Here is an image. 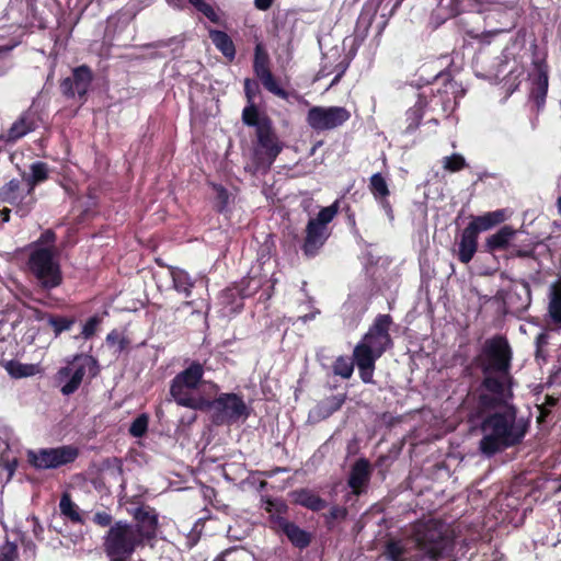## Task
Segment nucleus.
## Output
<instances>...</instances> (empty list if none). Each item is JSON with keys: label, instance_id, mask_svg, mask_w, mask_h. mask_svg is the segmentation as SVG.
Instances as JSON below:
<instances>
[{"label": "nucleus", "instance_id": "1", "mask_svg": "<svg viewBox=\"0 0 561 561\" xmlns=\"http://www.w3.org/2000/svg\"><path fill=\"white\" fill-rule=\"evenodd\" d=\"M454 549V530L438 518L415 520L403 540L388 537V561H439L450 557Z\"/></svg>", "mask_w": 561, "mask_h": 561}, {"label": "nucleus", "instance_id": "2", "mask_svg": "<svg viewBox=\"0 0 561 561\" xmlns=\"http://www.w3.org/2000/svg\"><path fill=\"white\" fill-rule=\"evenodd\" d=\"M513 350L504 335L496 334L484 341L480 352L473 358L474 365L481 370V387L488 392L504 394L511 380Z\"/></svg>", "mask_w": 561, "mask_h": 561}, {"label": "nucleus", "instance_id": "3", "mask_svg": "<svg viewBox=\"0 0 561 561\" xmlns=\"http://www.w3.org/2000/svg\"><path fill=\"white\" fill-rule=\"evenodd\" d=\"M480 428L484 433L480 450L490 457L519 445L528 431V422L516 420L514 413L493 412L483 419Z\"/></svg>", "mask_w": 561, "mask_h": 561}, {"label": "nucleus", "instance_id": "4", "mask_svg": "<svg viewBox=\"0 0 561 561\" xmlns=\"http://www.w3.org/2000/svg\"><path fill=\"white\" fill-rule=\"evenodd\" d=\"M386 345V316H379L374 327L355 347L353 357L364 382H370L375 359L382 354Z\"/></svg>", "mask_w": 561, "mask_h": 561}, {"label": "nucleus", "instance_id": "5", "mask_svg": "<svg viewBox=\"0 0 561 561\" xmlns=\"http://www.w3.org/2000/svg\"><path fill=\"white\" fill-rule=\"evenodd\" d=\"M508 218L506 209H496L483 215L472 216L471 221L462 230L458 242L457 257L462 264H468L478 251V238L483 231H488Z\"/></svg>", "mask_w": 561, "mask_h": 561}, {"label": "nucleus", "instance_id": "6", "mask_svg": "<svg viewBox=\"0 0 561 561\" xmlns=\"http://www.w3.org/2000/svg\"><path fill=\"white\" fill-rule=\"evenodd\" d=\"M27 267L43 289L49 290L59 286L62 282L56 248L32 247Z\"/></svg>", "mask_w": 561, "mask_h": 561}, {"label": "nucleus", "instance_id": "7", "mask_svg": "<svg viewBox=\"0 0 561 561\" xmlns=\"http://www.w3.org/2000/svg\"><path fill=\"white\" fill-rule=\"evenodd\" d=\"M99 373L98 362L88 354H77L67 362L56 374V381L60 385L64 396L75 393L83 381L85 375L95 377Z\"/></svg>", "mask_w": 561, "mask_h": 561}, {"label": "nucleus", "instance_id": "8", "mask_svg": "<svg viewBox=\"0 0 561 561\" xmlns=\"http://www.w3.org/2000/svg\"><path fill=\"white\" fill-rule=\"evenodd\" d=\"M102 547L105 556L134 554L145 546L140 535L134 529L133 523L117 520L111 526L102 538Z\"/></svg>", "mask_w": 561, "mask_h": 561}, {"label": "nucleus", "instance_id": "9", "mask_svg": "<svg viewBox=\"0 0 561 561\" xmlns=\"http://www.w3.org/2000/svg\"><path fill=\"white\" fill-rule=\"evenodd\" d=\"M339 213V203L322 208L317 217L310 218L306 229L305 239L301 245L304 254L312 257L318 254L319 250L324 245L331 234L329 224Z\"/></svg>", "mask_w": 561, "mask_h": 561}, {"label": "nucleus", "instance_id": "10", "mask_svg": "<svg viewBox=\"0 0 561 561\" xmlns=\"http://www.w3.org/2000/svg\"><path fill=\"white\" fill-rule=\"evenodd\" d=\"M204 411H213V423L216 425L232 424L245 420L250 409L241 397L236 393H221L214 400H206Z\"/></svg>", "mask_w": 561, "mask_h": 561}, {"label": "nucleus", "instance_id": "11", "mask_svg": "<svg viewBox=\"0 0 561 561\" xmlns=\"http://www.w3.org/2000/svg\"><path fill=\"white\" fill-rule=\"evenodd\" d=\"M259 147L254 150V164L257 170L268 171L283 150L270 117H264L256 130Z\"/></svg>", "mask_w": 561, "mask_h": 561}, {"label": "nucleus", "instance_id": "12", "mask_svg": "<svg viewBox=\"0 0 561 561\" xmlns=\"http://www.w3.org/2000/svg\"><path fill=\"white\" fill-rule=\"evenodd\" d=\"M79 456V449L72 445H62L55 448H39L27 450V462L36 469H56L73 462Z\"/></svg>", "mask_w": 561, "mask_h": 561}, {"label": "nucleus", "instance_id": "13", "mask_svg": "<svg viewBox=\"0 0 561 561\" xmlns=\"http://www.w3.org/2000/svg\"><path fill=\"white\" fill-rule=\"evenodd\" d=\"M351 118V112L344 106H312L306 122L316 131L332 130Z\"/></svg>", "mask_w": 561, "mask_h": 561}, {"label": "nucleus", "instance_id": "14", "mask_svg": "<svg viewBox=\"0 0 561 561\" xmlns=\"http://www.w3.org/2000/svg\"><path fill=\"white\" fill-rule=\"evenodd\" d=\"M137 506L127 508L128 513L134 517V529L140 535V539L146 543L156 538L158 529V514L154 508L140 503L141 494L134 496Z\"/></svg>", "mask_w": 561, "mask_h": 561}, {"label": "nucleus", "instance_id": "15", "mask_svg": "<svg viewBox=\"0 0 561 561\" xmlns=\"http://www.w3.org/2000/svg\"><path fill=\"white\" fill-rule=\"evenodd\" d=\"M261 508L266 514V525L275 530L290 518L288 504L280 497L265 493L261 496Z\"/></svg>", "mask_w": 561, "mask_h": 561}, {"label": "nucleus", "instance_id": "16", "mask_svg": "<svg viewBox=\"0 0 561 561\" xmlns=\"http://www.w3.org/2000/svg\"><path fill=\"white\" fill-rule=\"evenodd\" d=\"M534 65L536 67L537 73L531 81L529 100L538 113L545 107L546 104L549 87L548 66L545 61H535Z\"/></svg>", "mask_w": 561, "mask_h": 561}, {"label": "nucleus", "instance_id": "17", "mask_svg": "<svg viewBox=\"0 0 561 561\" xmlns=\"http://www.w3.org/2000/svg\"><path fill=\"white\" fill-rule=\"evenodd\" d=\"M520 231L513 228L510 225L501 227L495 233L490 234L482 248L483 251L490 254L496 252L506 251L508 252L514 241H518Z\"/></svg>", "mask_w": 561, "mask_h": 561}, {"label": "nucleus", "instance_id": "18", "mask_svg": "<svg viewBox=\"0 0 561 561\" xmlns=\"http://www.w3.org/2000/svg\"><path fill=\"white\" fill-rule=\"evenodd\" d=\"M195 390L196 389H191L187 386L172 381L170 396L181 407L204 411L206 407V399L195 394Z\"/></svg>", "mask_w": 561, "mask_h": 561}, {"label": "nucleus", "instance_id": "19", "mask_svg": "<svg viewBox=\"0 0 561 561\" xmlns=\"http://www.w3.org/2000/svg\"><path fill=\"white\" fill-rule=\"evenodd\" d=\"M273 531L277 535H284L295 548L300 550L307 548L311 543V534L300 528L291 522L290 518Z\"/></svg>", "mask_w": 561, "mask_h": 561}, {"label": "nucleus", "instance_id": "20", "mask_svg": "<svg viewBox=\"0 0 561 561\" xmlns=\"http://www.w3.org/2000/svg\"><path fill=\"white\" fill-rule=\"evenodd\" d=\"M531 304V289L526 280L518 282L507 294V305L514 312L526 311Z\"/></svg>", "mask_w": 561, "mask_h": 561}, {"label": "nucleus", "instance_id": "21", "mask_svg": "<svg viewBox=\"0 0 561 561\" xmlns=\"http://www.w3.org/2000/svg\"><path fill=\"white\" fill-rule=\"evenodd\" d=\"M36 128V122L34 115L31 112H24L1 136L5 142H15L26 134L33 131Z\"/></svg>", "mask_w": 561, "mask_h": 561}, {"label": "nucleus", "instance_id": "22", "mask_svg": "<svg viewBox=\"0 0 561 561\" xmlns=\"http://www.w3.org/2000/svg\"><path fill=\"white\" fill-rule=\"evenodd\" d=\"M371 471L373 468L367 459L360 458L354 462L348 476V485L353 491L367 486Z\"/></svg>", "mask_w": 561, "mask_h": 561}, {"label": "nucleus", "instance_id": "23", "mask_svg": "<svg viewBox=\"0 0 561 561\" xmlns=\"http://www.w3.org/2000/svg\"><path fill=\"white\" fill-rule=\"evenodd\" d=\"M204 375L203 365L198 362H193L186 369L179 373L172 381L197 389Z\"/></svg>", "mask_w": 561, "mask_h": 561}, {"label": "nucleus", "instance_id": "24", "mask_svg": "<svg viewBox=\"0 0 561 561\" xmlns=\"http://www.w3.org/2000/svg\"><path fill=\"white\" fill-rule=\"evenodd\" d=\"M72 78L77 94L80 98H83L87 94L93 79L91 69L84 65L77 67L73 69Z\"/></svg>", "mask_w": 561, "mask_h": 561}, {"label": "nucleus", "instance_id": "25", "mask_svg": "<svg viewBox=\"0 0 561 561\" xmlns=\"http://www.w3.org/2000/svg\"><path fill=\"white\" fill-rule=\"evenodd\" d=\"M209 37L214 45L224 54L225 57L232 60L236 55V48L229 35L222 31L213 30Z\"/></svg>", "mask_w": 561, "mask_h": 561}, {"label": "nucleus", "instance_id": "26", "mask_svg": "<svg viewBox=\"0 0 561 561\" xmlns=\"http://www.w3.org/2000/svg\"><path fill=\"white\" fill-rule=\"evenodd\" d=\"M503 394L480 393L476 403V415L481 417L484 413L495 410L502 403Z\"/></svg>", "mask_w": 561, "mask_h": 561}, {"label": "nucleus", "instance_id": "27", "mask_svg": "<svg viewBox=\"0 0 561 561\" xmlns=\"http://www.w3.org/2000/svg\"><path fill=\"white\" fill-rule=\"evenodd\" d=\"M47 178H48L47 164L44 162L33 163L31 165V173L23 174V179L28 185V191H27L28 194L32 193V191L38 183L44 182L45 180H47Z\"/></svg>", "mask_w": 561, "mask_h": 561}, {"label": "nucleus", "instance_id": "28", "mask_svg": "<svg viewBox=\"0 0 561 561\" xmlns=\"http://www.w3.org/2000/svg\"><path fill=\"white\" fill-rule=\"evenodd\" d=\"M345 401L344 394L331 396L320 401L316 408L318 416L329 417L335 411L340 410Z\"/></svg>", "mask_w": 561, "mask_h": 561}, {"label": "nucleus", "instance_id": "29", "mask_svg": "<svg viewBox=\"0 0 561 561\" xmlns=\"http://www.w3.org/2000/svg\"><path fill=\"white\" fill-rule=\"evenodd\" d=\"M60 512L72 523L84 524L78 506L71 501L70 493H62L59 503Z\"/></svg>", "mask_w": 561, "mask_h": 561}, {"label": "nucleus", "instance_id": "30", "mask_svg": "<svg viewBox=\"0 0 561 561\" xmlns=\"http://www.w3.org/2000/svg\"><path fill=\"white\" fill-rule=\"evenodd\" d=\"M295 502L311 510L319 512L327 507V502L319 496V493H296Z\"/></svg>", "mask_w": 561, "mask_h": 561}, {"label": "nucleus", "instance_id": "31", "mask_svg": "<svg viewBox=\"0 0 561 561\" xmlns=\"http://www.w3.org/2000/svg\"><path fill=\"white\" fill-rule=\"evenodd\" d=\"M173 286L178 291L184 293L186 296L190 295L191 288L194 283L191 280L188 274L180 268H174L171 272Z\"/></svg>", "mask_w": 561, "mask_h": 561}, {"label": "nucleus", "instance_id": "32", "mask_svg": "<svg viewBox=\"0 0 561 561\" xmlns=\"http://www.w3.org/2000/svg\"><path fill=\"white\" fill-rule=\"evenodd\" d=\"M268 55L263 50L261 45H256L253 61V70L259 79L271 72L268 68Z\"/></svg>", "mask_w": 561, "mask_h": 561}, {"label": "nucleus", "instance_id": "33", "mask_svg": "<svg viewBox=\"0 0 561 561\" xmlns=\"http://www.w3.org/2000/svg\"><path fill=\"white\" fill-rule=\"evenodd\" d=\"M7 370L13 378H23L35 375L37 373V367L33 364H21L11 360L7 364Z\"/></svg>", "mask_w": 561, "mask_h": 561}, {"label": "nucleus", "instance_id": "34", "mask_svg": "<svg viewBox=\"0 0 561 561\" xmlns=\"http://www.w3.org/2000/svg\"><path fill=\"white\" fill-rule=\"evenodd\" d=\"M20 181L11 180L0 188V199L4 203L14 204L19 198Z\"/></svg>", "mask_w": 561, "mask_h": 561}, {"label": "nucleus", "instance_id": "35", "mask_svg": "<svg viewBox=\"0 0 561 561\" xmlns=\"http://www.w3.org/2000/svg\"><path fill=\"white\" fill-rule=\"evenodd\" d=\"M267 117L266 115L260 116L257 107L254 103H249L247 107L243 108L242 112V121L248 126H253L256 130L261 127L263 123V118Z\"/></svg>", "mask_w": 561, "mask_h": 561}, {"label": "nucleus", "instance_id": "36", "mask_svg": "<svg viewBox=\"0 0 561 561\" xmlns=\"http://www.w3.org/2000/svg\"><path fill=\"white\" fill-rule=\"evenodd\" d=\"M405 115L408 121V126L405 130L411 131L416 129L421 124L424 115L423 105L421 104V102L419 101L415 103L414 106L410 107L407 111Z\"/></svg>", "mask_w": 561, "mask_h": 561}, {"label": "nucleus", "instance_id": "37", "mask_svg": "<svg viewBox=\"0 0 561 561\" xmlns=\"http://www.w3.org/2000/svg\"><path fill=\"white\" fill-rule=\"evenodd\" d=\"M47 322L53 328L55 335L58 336L61 332L71 329L75 323V319L48 314Z\"/></svg>", "mask_w": 561, "mask_h": 561}, {"label": "nucleus", "instance_id": "38", "mask_svg": "<svg viewBox=\"0 0 561 561\" xmlns=\"http://www.w3.org/2000/svg\"><path fill=\"white\" fill-rule=\"evenodd\" d=\"M507 257H522V259H533L536 260L535 254V247L531 244H527L524 247H520L518 244V241H514L512 247L510 248L507 252Z\"/></svg>", "mask_w": 561, "mask_h": 561}, {"label": "nucleus", "instance_id": "39", "mask_svg": "<svg viewBox=\"0 0 561 561\" xmlns=\"http://www.w3.org/2000/svg\"><path fill=\"white\" fill-rule=\"evenodd\" d=\"M353 370L354 360L347 357L340 356L333 365L334 374L345 379L352 376Z\"/></svg>", "mask_w": 561, "mask_h": 561}, {"label": "nucleus", "instance_id": "40", "mask_svg": "<svg viewBox=\"0 0 561 561\" xmlns=\"http://www.w3.org/2000/svg\"><path fill=\"white\" fill-rule=\"evenodd\" d=\"M369 187L375 197L379 198L380 203L383 205L386 198V179L381 173H376L370 178Z\"/></svg>", "mask_w": 561, "mask_h": 561}, {"label": "nucleus", "instance_id": "41", "mask_svg": "<svg viewBox=\"0 0 561 561\" xmlns=\"http://www.w3.org/2000/svg\"><path fill=\"white\" fill-rule=\"evenodd\" d=\"M260 80H261L263 87L271 93H273L282 99L288 98V93L278 85V83L272 72L261 77Z\"/></svg>", "mask_w": 561, "mask_h": 561}, {"label": "nucleus", "instance_id": "42", "mask_svg": "<svg viewBox=\"0 0 561 561\" xmlns=\"http://www.w3.org/2000/svg\"><path fill=\"white\" fill-rule=\"evenodd\" d=\"M444 169L449 172H458L467 167L466 159L459 153H453L443 160Z\"/></svg>", "mask_w": 561, "mask_h": 561}, {"label": "nucleus", "instance_id": "43", "mask_svg": "<svg viewBox=\"0 0 561 561\" xmlns=\"http://www.w3.org/2000/svg\"><path fill=\"white\" fill-rule=\"evenodd\" d=\"M206 519H207V517H201L194 523L191 531L187 535V547L188 548H193L199 541L203 530H204V527H205Z\"/></svg>", "mask_w": 561, "mask_h": 561}, {"label": "nucleus", "instance_id": "44", "mask_svg": "<svg viewBox=\"0 0 561 561\" xmlns=\"http://www.w3.org/2000/svg\"><path fill=\"white\" fill-rule=\"evenodd\" d=\"M216 194V208L218 211H224L229 204L230 195L228 191L220 184H213Z\"/></svg>", "mask_w": 561, "mask_h": 561}, {"label": "nucleus", "instance_id": "45", "mask_svg": "<svg viewBox=\"0 0 561 561\" xmlns=\"http://www.w3.org/2000/svg\"><path fill=\"white\" fill-rule=\"evenodd\" d=\"M148 428V417L142 414L139 415L134 422L130 424L129 433L134 437H141Z\"/></svg>", "mask_w": 561, "mask_h": 561}, {"label": "nucleus", "instance_id": "46", "mask_svg": "<svg viewBox=\"0 0 561 561\" xmlns=\"http://www.w3.org/2000/svg\"><path fill=\"white\" fill-rule=\"evenodd\" d=\"M16 460L14 459L12 462H7L4 465H0V489H4L5 484L11 480L15 468Z\"/></svg>", "mask_w": 561, "mask_h": 561}, {"label": "nucleus", "instance_id": "47", "mask_svg": "<svg viewBox=\"0 0 561 561\" xmlns=\"http://www.w3.org/2000/svg\"><path fill=\"white\" fill-rule=\"evenodd\" d=\"M199 12H202L211 22L218 21V15L213 7L206 3L204 0H188Z\"/></svg>", "mask_w": 561, "mask_h": 561}, {"label": "nucleus", "instance_id": "48", "mask_svg": "<svg viewBox=\"0 0 561 561\" xmlns=\"http://www.w3.org/2000/svg\"><path fill=\"white\" fill-rule=\"evenodd\" d=\"M18 558V546L7 541L0 546V561H14Z\"/></svg>", "mask_w": 561, "mask_h": 561}, {"label": "nucleus", "instance_id": "49", "mask_svg": "<svg viewBox=\"0 0 561 561\" xmlns=\"http://www.w3.org/2000/svg\"><path fill=\"white\" fill-rule=\"evenodd\" d=\"M100 323H101V319L98 316L91 317L83 325V329L81 332L82 336L84 339L92 337L95 334L96 329Z\"/></svg>", "mask_w": 561, "mask_h": 561}, {"label": "nucleus", "instance_id": "50", "mask_svg": "<svg viewBox=\"0 0 561 561\" xmlns=\"http://www.w3.org/2000/svg\"><path fill=\"white\" fill-rule=\"evenodd\" d=\"M92 522L98 525V526H101V527H111L113 526V516L105 512V511H100V512H96L93 517H92Z\"/></svg>", "mask_w": 561, "mask_h": 561}, {"label": "nucleus", "instance_id": "51", "mask_svg": "<svg viewBox=\"0 0 561 561\" xmlns=\"http://www.w3.org/2000/svg\"><path fill=\"white\" fill-rule=\"evenodd\" d=\"M56 239V234L53 230H46L42 233L39 239L33 244V247H51L56 248L54 245Z\"/></svg>", "mask_w": 561, "mask_h": 561}, {"label": "nucleus", "instance_id": "52", "mask_svg": "<svg viewBox=\"0 0 561 561\" xmlns=\"http://www.w3.org/2000/svg\"><path fill=\"white\" fill-rule=\"evenodd\" d=\"M60 90L67 98H73L77 94L72 77L64 79L60 83Z\"/></svg>", "mask_w": 561, "mask_h": 561}, {"label": "nucleus", "instance_id": "53", "mask_svg": "<svg viewBox=\"0 0 561 561\" xmlns=\"http://www.w3.org/2000/svg\"><path fill=\"white\" fill-rule=\"evenodd\" d=\"M257 91H259V85L256 82L252 81L251 79L244 80V93H245L248 103H254V96Z\"/></svg>", "mask_w": 561, "mask_h": 561}, {"label": "nucleus", "instance_id": "54", "mask_svg": "<svg viewBox=\"0 0 561 561\" xmlns=\"http://www.w3.org/2000/svg\"><path fill=\"white\" fill-rule=\"evenodd\" d=\"M347 515V511L345 507L334 505L329 510V514L327 516L328 520H337L344 519Z\"/></svg>", "mask_w": 561, "mask_h": 561}, {"label": "nucleus", "instance_id": "55", "mask_svg": "<svg viewBox=\"0 0 561 561\" xmlns=\"http://www.w3.org/2000/svg\"><path fill=\"white\" fill-rule=\"evenodd\" d=\"M218 493H211V496H209V503L210 505L225 514H229L230 506L229 504L224 503L222 501L217 499Z\"/></svg>", "mask_w": 561, "mask_h": 561}, {"label": "nucleus", "instance_id": "56", "mask_svg": "<svg viewBox=\"0 0 561 561\" xmlns=\"http://www.w3.org/2000/svg\"><path fill=\"white\" fill-rule=\"evenodd\" d=\"M549 298V304H561V282L551 285Z\"/></svg>", "mask_w": 561, "mask_h": 561}, {"label": "nucleus", "instance_id": "57", "mask_svg": "<svg viewBox=\"0 0 561 561\" xmlns=\"http://www.w3.org/2000/svg\"><path fill=\"white\" fill-rule=\"evenodd\" d=\"M548 310L552 321L561 324V304H549Z\"/></svg>", "mask_w": 561, "mask_h": 561}, {"label": "nucleus", "instance_id": "58", "mask_svg": "<svg viewBox=\"0 0 561 561\" xmlns=\"http://www.w3.org/2000/svg\"><path fill=\"white\" fill-rule=\"evenodd\" d=\"M549 343V336L546 333H539L536 336L535 344H536V357H539L542 348L548 345Z\"/></svg>", "mask_w": 561, "mask_h": 561}, {"label": "nucleus", "instance_id": "59", "mask_svg": "<svg viewBox=\"0 0 561 561\" xmlns=\"http://www.w3.org/2000/svg\"><path fill=\"white\" fill-rule=\"evenodd\" d=\"M181 316H186L188 313L191 314H197L201 316V312L198 310L193 309L192 302L186 301L183 302L176 310Z\"/></svg>", "mask_w": 561, "mask_h": 561}, {"label": "nucleus", "instance_id": "60", "mask_svg": "<svg viewBox=\"0 0 561 561\" xmlns=\"http://www.w3.org/2000/svg\"><path fill=\"white\" fill-rule=\"evenodd\" d=\"M106 342L111 345H114L116 343L119 344V351H122L124 348V340L119 337V334L115 331L111 332L107 337H106Z\"/></svg>", "mask_w": 561, "mask_h": 561}, {"label": "nucleus", "instance_id": "61", "mask_svg": "<svg viewBox=\"0 0 561 561\" xmlns=\"http://www.w3.org/2000/svg\"><path fill=\"white\" fill-rule=\"evenodd\" d=\"M248 483H251L252 485L257 484L260 489H264L267 485V482L259 476H252Z\"/></svg>", "mask_w": 561, "mask_h": 561}, {"label": "nucleus", "instance_id": "62", "mask_svg": "<svg viewBox=\"0 0 561 561\" xmlns=\"http://www.w3.org/2000/svg\"><path fill=\"white\" fill-rule=\"evenodd\" d=\"M273 0H254V4L259 10H267L271 8Z\"/></svg>", "mask_w": 561, "mask_h": 561}, {"label": "nucleus", "instance_id": "63", "mask_svg": "<svg viewBox=\"0 0 561 561\" xmlns=\"http://www.w3.org/2000/svg\"><path fill=\"white\" fill-rule=\"evenodd\" d=\"M133 554L106 556L110 561H127Z\"/></svg>", "mask_w": 561, "mask_h": 561}, {"label": "nucleus", "instance_id": "64", "mask_svg": "<svg viewBox=\"0 0 561 561\" xmlns=\"http://www.w3.org/2000/svg\"><path fill=\"white\" fill-rule=\"evenodd\" d=\"M340 66H341V70H340V72L335 76V78L333 79L332 84H335V83L341 79V77L343 76V73H344V71H345V69H346V66H342V64H340Z\"/></svg>", "mask_w": 561, "mask_h": 561}]
</instances>
